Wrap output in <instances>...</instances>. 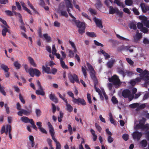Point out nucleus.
Here are the masks:
<instances>
[{
    "instance_id": "a878e982",
    "label": "nucleus",
    "mask_w": 149,
    "mask_h": 149,
    "mask_svg": "<svg viewBox=\"0 0 149 149\" xmlns=\"http://www.w3.org/2000/svg\"><path fill=\"white\" fill-rule=\"evenodd\" d=\"M1 67L4 70L5 72H7L9 69L6 65L3 64H1Z\"/></svg>"
},
{
    "instance_id": "0eeeda50",
    "label": "nucleus",
    "mask_w": 149,
    "mask_h": 149,
    "mask_svg": "<svg viewBox=\"0 0 149 149\" xmlns=\"http://www.w3.org/2000/svg\"><path fill=\"white\" fill-rule=\"evenodd\" d=\"M143 134L141 132L135 131L132 134V137L134 139H136L139 141L141 136Z\"/></svg>"
},
{
    "instance_id": "774afa93",
    "label": "nucleus",
    "mask_w": 149,
    "mask_h": 149,
    "mask_svg": "<svg viewBox=\"0 0 149 149\" xmlns=\"http://www.w3.org/2000/svg\"><path fill=\"white\" fill-rule=\"evenodd\" d=\"M0 3L1 4H5L8 3V0H0Z\"/></svg>"
},
{
    "instance_id": "a211bd4d",
    "label": "nucleus",
    "mask_w": 149,
    "mask_h": 149,
    "mask_svg": "<svg viewBox=\"0 0 149 149\" xmlns=\"http://www.w3.org/2000/svg\"><path fill=\"white\" fill-rule=\"evenodd\" d=\"M66 7H70L72 9L73 8V5L71 3L72 0H64Z\"/></svg>"
},
{
    "instance_id": "c756f323",
    "label": "nucleus",
    "mask_w": 149,
    "mask_h": 149,
    "mask_svg": "<svg viewBox=\"0 0 149 149\" xmlns=\"http://www.w3.org/2000/svg\"><path fill=\"white\" fill-rule=\"evenodd\" d=\"M100 52L102 53L105 57L106 60L110 57V56L107 53L105 52L103 50L101 49L100 50Z\"/></svg>"
},
{
    "instance_id": "4c0bfd02",
    "label": "nucleus",
    "mask_w": 149,
    "mask_h": 149,
    "mask_svg": "<svg viewBox=\"0 0 149 149\" xmlns=\"http://www.w3.org/2000/svg\"><path fill=\"white\" fill-rule=\"evenodd\" d=\"M125 3L126 5L131 6L133 3V1L132 0H125Z\"/></svg>"
},
{
    "instance_id": "ddd939ff",
    "label": "nucleus",
    "mask_w": 149,
    "mask_h": 149,
    "mask_svg": "<svg viewBox=\"0 0 149 149\" xmlns=\"http://www.w3.org/2000/svg\"><path fill=\"white\" fill-rule=\"evenodd\" d=\"M133 38L134 41L135 42H137L142 38V36L141 34L139 32V31H137L136 32V34L134 36Z\"/></svg>"
},
{
    "instance_id": "7c9ffc66",
    "label": "nucleus",
    "mask_w": 149,
    "mask_h": 149,
    "mask_svg": "<svg viewBox=\"0 0 149 149\" xmlns=\"http://www.w3.org/2000/svg\"><path fill=\"white\" fill-rule=\"evenodd\" d=\"M21 119L22 122L25 123H28L30 122V119L26 117H22L21 118Z\"/></svg>"
},
{
    "instance_id": "0e129e2a",
    "label": "nucleus",
    "mask_w": 149,
    "mask_h": 149,
    "mask_svg": "<svg viewBox=\"0 0 149 149\" xmlns=\"http://www.w3.org/2000/svg\"><path fill=\"white\" fill-rule=\"evenodd\" d=\"M118 71L119 73L120 74H122L123 75V77H124L125 70H121L120 69H118Z\"/></svg>"
},
{
    "instance_id": "412c9836",
    "label": "nucleus",
    "mask_w": 149,
    "mask_h": 149,
    "mask_svg": "<svg viewBox=\"0 0 149 149\" xmlns=\"http://www.w3.org/2000/svg\"><path fill=\"white\" fill-rule=\"evenodd\" d=\"M115 62V59H111L109 61L107 64V67L109 68H111Z\"/></svg>"
},
{
    "instance_id": "f03ea898",
    "label": "nucleus",
    "mask_w": 149,
    "mask_h": 149,
    "mask_svg": "<svg viewBox=\"0 0 149 149\" xmlns=\"http://www.w3.org/2000/svg\"><path fill=\"white\" fill-rule=\"evenodd\" d=\"M122 95L125 98H128L129 101H131L134 97V95L131 94V92L128 90H124L122 92Z\"/></svg>"
},
{
    "instance_id": "c03bdc74",
    "label": "nucleus",
    "mask_w": 149,
    "mask_h": 149,
    "mask_svg": "<svg viewBox=\"0 0 149 149\" xmlns=\"http://www.w3.org/2000/svg\"><path fill=\"white\" fill-rule=\"evenodd\" d=\"M67 51H68L69 52V54H68L69 57L70 58H72L74 56V53L71 50L68 49L67 50Z\"/></svg>"
},
{
    "instance_id": "5fc2aeb1",
    "label": "nucleus",
    "mask_w": 149,
    "mask_h": 149,
    "mask_svg": "<svg viewBox=\"0 0 149 149\" xmlns=\"http://www.w3.org/2000/svg\"><path fill=\"white\" fill-rule=\"evenodd\" d=\"M4 107L6 108V111L7 114H9L10 113L9 108L7 104H4Z\"/></svg>"
},
{
    "instance_id": "37998d69",
    "label": "nucleus",
    "mask_w": 149,
    "mask_h": 149,
    "mask_svg": "<svg viewBox=\"0 0 149 149\" xmlns=\"http://www.w3.org/2000/svg\"><path fill=\"white\" fill-rule=\"evenodd\" d=\"M139 104L137 103H133L132 104H130L129 105L130 107L131 108H137L139 106Z\"/></svg>"
},
{
    "instance_id": "f8f14e48",
    "label": "nucleus",
    "mask_w": 149,
    "mask_h": 149,
    "mask_svg": "<svg viewBox=\"0 0 149 149\" xmlns=\"http://www.w3.org/2000/svg\"><path fill=\"white\" fill-rule=\"evenodd\" d=\"M93 19L95 22L97 27L101 29L103 28L102 22L101 19H98L96 17H94Z\"/></svg>"
},
{
    "instance_id": "09e8293b",
    "label": "nucleus",
    "mask_w": 149,
    "mask_h": 149,
    "mask_svg": "<svg viewBox=\"0 0 149 149\" xmlns=\"http://www.w3.org/2000/svg\"><path fill=\"white\" fill-rule=\"evenodd\" d=\"M56 50L55 48V46L54 45H53L52 46V54L54 55L56 54Z\"/></svg>"
},
{
    "instance_id": "680f3d73",
    "label": "nucleus",
    "mask_w": 149,
    "mask_h": 149,
    "mask_svg": "<svg viewBox=\"0 0 149 149\" xmlns=\"http://www.w3.org/2000/svg\"><path fill=\"white\" fill-rule=\"evenodd\" d=\"M141 31L145 33H147L148 31V29L146 27H143V28H141Z\"/></svg>"
},
{
    "instance_id": "39448f33",
    "label": "nucleus",
    "mask_w": 149,
    "mask_h": 149,
    "mask_svg": "<svg viewBox=\"0 0 149 149\" xmlns=\"http://www.w3.org/2000/svg\"><path fill=\"white\" fill-rule=\"evenodd\" d=\"M142 79L146 81L149 80V72L146 70H144L140 74Z\"/></svg>"
},
{
    "instance_id": "4468645a",
    "label": "nucleus",
    "mask_w": 149,
    "mask_h": 149,
    "mask_svg": "<svg viewBox=\"0 0 149 149\" xmlns=\"http://www.w3.org/2000/svg\"><path fill=\"white\" fill-rule=\"evenodd\" d=\"M47 125L49 129V132L51 136L54 135V131L52 125L49 122H48Z\"/></svg>"
},
{
    "instance_id": "f704fd0d",
    "label": "nucleus",
    "mask_w": 149,
    "mask_h": 149,
    "mask_svg": "<svg viewBox=\"0 0 149 149\" xmlns=\"http://www.w3.org/2000/svg\"><path fill=\"white\" fill-rule=\"evenodd\" d=\"M29 139L31 143V146L32 147H33L34 146L35 143L34 142V138L33 136L30 135L29 136Z\"/></svg>"
},
{
    "instance_id": "5701e85b",
    "label": "nucleus",
    "mask_w": 149,
    "mask_h": 149,
    "mask_svg": "<svg viewBox=\"0 0 149 149\" xmlns=\"http://www.w3.org/2000/svg\"><path fill=\"white\" fill-rule=\"evenodd\" d=\"M95 71L90 72V75L92 79L95 81V83H97V81L96 80L95 76Z\"/></svg>"
},
{
    "instance_id": "c85d7f7f",
    "label": "nucleus",
    "mask_w": 149,
    "mask_h": 149,
    "mask_svg": "<svg viewBox=\"0 0 149 149\" xmlns=\"http://www.w3.org/2000/svg\"><path fill=\"white\" fill-rule=\"evenodd\" d=\"M36 93L38 95H44L45 94V92L43 91V89H39L36 91Z\"/></svg>"
},
{
    "instance_id": "1a4fd4ad",
    "label": "nucleus",
    "mask_w": 149,
    "mask_h": 149,
    "mask_svg": "<svg viewBox=\"0 0 149 149\" xmlns=\"http://www.w3.org/2000/svg\"><path fill=\"white\" fill-rule=\"evenodd\" d=\"M109 13L111 14H113L115 13L119 15L121 14V13L117 8L116 7L113 8L112 6L109 7Z\"/></svg>"
},
{
    "instance_id": "7ed1b4c3",
    "label": "nucleus",
    "mask_w": 149,
    "mask_h": 149,
    "mask_svg": "<svg viewBox=\"0 0 149 149\" xmlns=\"http://www.w3.org/2000/svg\"><path fill=\"white\" fill-rule=\"evenodd\" d=\"M29 71L30 73V75L32 77H34L35 75L38 77H39L41 74L39 70L36 68L33 69L31 68H30Z\"/></svg>"
},
{
    "instance_id": "864d4df0",
    "label": "nucleus",
    "mask_w": 149,
    "mask_h": 149,
    "mask_svg": "<svg viewBox=\"0 0 149 149\" xmlns=\"http://www.w3.org/2000/svg\"><path fill=\"white\" fill-rule=\"evenodd\" d=\"M117 37L119 39L123 40H125L128 41H129V39L121 36L119 35H117Z\"/></svg>"
},
{
    "instance_id": "6e6d98bb",
    "label": "nucleus",
    "mask_w": 149,
    "mask_h": 149,
    "mask_svg": "<svg viewBox=\"0 0 149 149\" xmlns=\"http://www.w3.org/2000/svg\"><path fill=\"white\" fill-rule=\"evenodd\" d=\"M82 71L84 76L85 78H86V69L83 67L81 68Z\"/></svg>"
},
{
    "instance_id": "49530a36",
    "label": "nucleus",
    "mask_w": 149,
    "mask_h": 149,
    "mask_svg": "<svg viewBox=\"0 0 149 149\" xmlns=\"http://www.w3.org/2000/svg\"><path fill=\"white\" fill-rule=\"evenodd\" d=\"M86 33L88 36L91 37H96L95 34L94 32H87Z\"/></svg>"
},
{
    "instance_id": "69168bd1",
    "label": "nucleus",
    "mask_w": 149,
    "mask_h": 149,
    "mask_svg": "<svg viewBox=\"0 0 149 149\" xmlns=\"http://www.w3.org/2000/svg\"><path fill=\"white\" fill-rule=\"evenodd\" d=\"M57 72V70L55 68H52V69L51 73L53 74H55Z\"/></svg>"
},
{
    "instance_id": "ea45409f",
    "label": "nucleus",
    "mask_w": 149,
    "mask_h": 149,
    "mask_svg": "<svg viewBox=\"0 0 149 149\" xmlns=\"http://www.w3.org/2000/svg\"><path fill=\"white\" fill-rule=\"evenodd\" d=\"M111 100L114 104H117L118 103V101L115 96H113L112 97Z\"/></svg>"
},
{
    "instance_id": "c9c22d12",
    "label": "nucleus",
    "mask_w": 149,
    "mask_h": 149,
    "mask_svg": "<svg viewBox=\"0 0 149 149\" xmlns=\"http://www.w3.org/2000/svg\"><path fill=\"white\" fill-rule=\"evenodd\" d=\"M114 3L116 4L118 6H121L122 8H124V6L123 3L120 1L118 0H115L113 2Z\"/></svg>"
},
{
    "instance_id": "423d86ee",
    "label": "nucleus",
    "mask_w": 149,
    "mask_h": 149,
    "mask_svg": "<svg viewBox=\"0 0 149 149\" xmlns=\"http://www.w3.org/2000/svg\"><path fill=\"white\" fill-rule=\"evenodd\" d=\"M68 77L70 82L74 83L75 81L78 82L79 81L77 76L75 74L72 75L71 73L68 74Z\"/></svg>"
},
{
    "instance_id": "f257e3e1",
    "label": "nucleus",
    "mask_w": 149,
    "mask_h": 149,
    "mask_svg": "<svg viewBox=\"0 0 149 149\" xmlns=\"http://www.w3.org/2000/svg\"><path fill=\"white\" fill-rule=\"evenodd\" d=\"M108 80L110 82L112 83L113 84L116 88L119 87L122 83L118 77L116 75H114L111 78H109Z\"/></svg>"
},
{
    "instance_id": "a18cd8bd",
    "label": "nucleus",
    "mask_w": 149,
    "mask_h": 149,
    "mask_svg": "<svg viewBox=\"0 0 149 149\" xmlns=\"http://www.w3.org/2000/svg\"><path fill=\"white\" fill-rule=\"evenodd\" d=\"M87 66L90 72L95 71L93 66L88 63H86Z\"/></svg>"
},
{
    "instance_id": "e433bc0d",
    "label": "nucleus",
    "mask_w": 149,
    "mask_h": 149,
    "mask_svg": "<svg viewBox=\"0 0 149 149\" xmlns=\"http://www.w3.org/2000/svg\"><path fill=\"white\" fill-rule=\"evenodd\" d=\"M3 28H4L2 30V34L3 36H5L6 35V33L7 32H8V29H7V28L6 27L4 26H3Z\"/></svg>"
},
{
    "instance_id": "3c124183",
    "label": "nucleus",
    "mask_w": 149,
    "mask_h": 149,
    "mask_svg": "<svg viewBox=\"0 0 149 149\" xmlns=\"http://www.w3.org/2000/svg\"><path fill=\"white\" fill-rule=\"evenodd\" d=\"M111 136H109L107 138V141L108 143H111L113 141V139L111 137Z\"/></svg>"
},
{
    "instance_id": "a19ab883",
    "label": "nucleus",
    "mask_w": 149,
    "mask_h": 149,
    "mask_svg": "<svg viewBox=\"0 0 149 149\" xmlns=\"http://www.w3.org/2000/svg\"><path fill=\"white\" fill-rule=\"evenodd\" d=\"M129 27L131 29H133L134 30H136V24H134V23H131L129 25Z\"/></svg>"
},
{
    "instance_id": "9d476101",
    "label": "nucleus",
    "mask_w": 149,
    "mask_h": 149,
    "mask_svg": "<svg viewBox=\"0 0 149 149\" xmlns=\"http://www.w3.org/2000/svg\"><path fill=\"white\" fill-rule=\"evenodd\" d=\"M140 19L142 20V22L143 24L145 26L148 28H149V19L147 21V18L144 16H139Z\"/></svg>"
},
{
    "instance_id": "6ab92c4d",
    "label": "nucleus",
    "mask_w": 149,
    "mask_h": 149,
    "mask_svg": "<svg viewBox=\"0 0 149 149\" xmlns=\"http://www.w3.org/2000/svg\"><path fill=\"white\" fill-rule=\"evenodd\" d=\"M28 60L30 64L33 67H37V64L35 63L33 59L31 57H28Z\"/></svg>"
},
{
    "instance_id": "13d9d810",
    "label": "nucleus",
    "mask_w": 149,
    "mask_h": 149,
    "mask_svg": "<svg viewBox=\"0 0 149 149\" xmlns=\"http://www.w3.org/2000/svg\"><path fill=\"white\" fill-rule=\"evenodd\" d=\"M126 60L127 62L130 65H133L134 64V62L129 58H127Z\"/></svg>"
},
{
    "instance_id": "58836bf2",
    "label": "nucleus",
    "mask_w": 149,
    "mask_h": 149,
    "mask_svg": "<svg viewBox=\"0 0 149 149\" xmlns=\"http://www.w3.org/2000/svg\"><path fill=\"white\" fill-rule=\"evenodd\" d=\"M14 65L17 69H19L21 67V65L17 61H15L14 63Z\"/></svg>"
},
{
    "instance_id": "b1692460",
    "label": "nucleus",
    "mask_w": 149,
    "mask_h": 149,
    "mask_svg": "<svg viewBox=\"0 0 149 149\" xmlns=\"http://www.w3.org/2000/svg\"><path fill=\"white\" fill-rule=\"evenodd\" d=\"M42 68L43 71H44L45 72L47 73V74H50L51 73V71L49 67H45L44 66L42 65Z\"/></svg>"
},
{
    "instance_id": "052dcab7",
    "label": "nucleus",
    "mask_w": 149,
    "mask_h": 149,
    "mask_svg": "<svg viewBox=\"0 0 149 149\" xmlns=\"http://www.w3.org/2000/svg\"><path fill=\"white\" fill-rule=\"evenodd\" d=\"M129 136L128 134H124L122 136L123 138L125 141H127L128 139Z\"/></svg>"
},
{
    "instance_id": "79ce46f5",
    "label": "nucleus",
    "mask_w": 149,
    "mask_h": 149,
    "mask_svg": "<svg viewBox=\"0 0 149 149\" xmlns=\"http://www.w3.org/2000/svg\"><path fill=\"white\" fill-rule=\"evenodd\" d=\"M35 112L37 117H38L41 115V112L40 109H36L35 110Z\"/></svg>"
},
{
    "instance_id": "473e14b6",
    "label": "nucleus",
    "mask_w": 149,
    "mask_h": 149,
    "mask_svg": "<svg viewBox=\"0 0 149 149\" xmlns=\"http://www.w3.org/2000/svg\"><path fill=\"white\" fill-rule=\"evenodd\" d=\"M146 107V104H140V105L139 104L138 108L136 109V111H139L141 109H144Z\"/></svg>"
},
{
    "instance_id": "4d7b16f0",
    "label": "nucleus",
    "mask_w": 149,
    "mask_h": 149,
    "mask_svg": "<svg viewBox=\"0 0 149 149\" xmlns=\"http://www.w3.org/2000/svg\"><path fill=\"white\" fill-rule=\"evenodd\" d=\"M143 24L142 23H138L137 25L138 29H141V28L143 27Z\"/></svg>"
},
{
    "instance_id": "8fccbe9b",
    "label": "nucleus",
    "mask_w": 149,
    "mask_h": 149,
    "mask_svg": "<svg viewBox=\"0 0 149 149\" xmlns=\"http://www.w3.org/2000/svg\"><path fill=\"white\" fill-rule=\"evenodd\" d=\"M85 27L84 28H81V29H79L78 32L79 34H82L85 32Z\"/></svg>"
},
{
    "instance_id": "393cba45",
    "label": "nucleus",
    "mask_w": 149,
    "mask_h": 149,
    "mask_svg": "<svg viewBox=\"0 0 149 149\" xmlns=\"http://www.w3.org/2000/svg\"><path fill=\"white\" fill-rule=\"evenodd\" d=\"M66 103L67 107V109L69 112H71L72 111L73 107L71 105L68 103L67 100L65 102Z\"/></svg>"
},
{
    "instance_id": "9b49d317",
    "label": "nucleus",
    "mask_w": 149,
    "mask_h": 149,
    "mask_svg": "<svg viewBox=\"0 0 149 149\" xmlns=\"http://www.w3.org/2000/svg\"><path fill=\"white\" fill-rule=\"evenodd\" d=\"M72 101L74 103L78 104H79L84 105L86 104V102L83 98H78L77 99H76L75 98V99H74Z\"/></svg>"
},
{
    "instance_id": "72a5a7b5",
    "label": "nucleus",
    "mask_w": 149,
    "mask_h": 149,
    "mask_svg": "<svg viewBox=\"0 0 149 149\" xmlns=\"http://www.w3.org/2000/svg\"><path fill=\"white\" fill-rule=\"evenodd\" d=\"M44 37L47 41L49 42L51 41V38L47 33H45L43 35Z\"/></svg>"
},
{
    "instance_id": "bf43d9fd",
    "label": "nucleus",
    "mask_w": 149,
    "mask_h": 149,
    "mask_svg": "<svg viewBox=\"0 0 149 149\" xmlns=\"http://www.w3.org/2000/svg\"><path fill=\"white\" fill-rule=\"evenodd\" d=\"M94 87H95V89L96 90V91L99 94H100L102 93V91H101L100 90V89L99 88H97L96 87V83H95V84L94 85Z\"/></svg>"
},
{
    "instance_id": "6e6552de",
    "label": "nucleus",
    "mask_w": 149,
    "mask_h": 149,
    "mask_svg": "<svg viewBox=\"0 0 149 149\" xmlns=\"http://www.w3.org/2000/svg\"><path fill=\"white\" fill-rule=\"evenodd\" d=\"M10 128L11 131L12 130V128L10 125H7L6 127L5 125H3L1 129V134H2L5 132L6 134L7 135L8 132L9 133V129Z\"/></svg>"
},
{
    "instance_id": "4be33fe9",
    "label": "nucleus",
    "mask_w": 149,
    "mask_h": 149,
    "mask_svg": "<svg viewBox=\"0 0 149 149\" xmlns=\"http://www.w3.org/2000/svg\"><path fill=\"white\" fill-rule=\"evenodd\" d=\"M76 25L77 27L79 29L84 28L85 27V24L84 22H80L76 23Z\"/></svg>"
},
{
    "instance_id": "2eb2a0df",
    "label": "nucleus",
    "mask_w": 149,
    "mask_h": 149,
    "mask_svg": "<svg viewBox=\"0 0 149 149\" xmlns=\"http://www.w3.org/2000/svg\"><path fill=\"white\" fill-rule=\"evenodd\" d=\"M139 129H141L142 130H147L149 129V124H146L145 125H144V124L141 125L140 127L137 128L135 129L138 130Z\"/></svg>"
},
{
    "instance_id": "aec40b11",
    "label": "nucleus",
    "mask_w": 149,
    "mask_h": 149,
    "mask_svg": "<svg viewBox=\"0 0 149 149\" xmlns=\"http://www.w3.org/2000/svg\"><path fill=\"white\" fill-rule=\"evenodd\" d=\"M58 12L61 16H63L65 17H67L68 15L67 13V12L65 10H64L63 9H60Z\"/></svg>"
},
{
    "instance_id": "338daca9",
    "label": "nucleus",
    "mask_w": 149,
    "mask_h": 149,
    "mask_svg": "<svg viewBox=\"0 0 149 149\" xmlns=\"http://www.w3.org/2000/svg\"><path fill=\"white\" fill-rule=\"evenodd\" d=\"M5 13L7 15H8L12 16L13 15V13L12 12L9 10H6L5 11Z\"/></svg>"
},
{
    "instance_id": "bb28decb",
    "label": "nucleus",
    "mask_w": 149,
    "mask_h": 149,
    "mask_svg": "<svg viewBox=\"0 0 149 149\" xmlns=\"http://www.w3.org/2000/svg\"><path fill=\"white\" fill-rule=\"evenodd\" d=\"M60 61L61 65L62 67L63 68H64V69H65V68L68 69V66L65 65L64 62L63 61V58H60Z\"/></svg>"
},
{
    "instance_id": "de8ad7c7",
    "label": "nucleus",
    "mask_w": 149,
    "mask_h": 149,
    "mask_svg": "<svg viewBox=\"0 0 149 149\" xmlns=\"http://www.w3.org/2000/svg\"><path fill=\"white\" fill-rule=\"evenodd\" d=\"M132 73L131 72L127 71L126 70H125L124 77L126 75H127L128 76H131L132 75Z\"/></svg>"
},
{
    "instance_id": "e2e57ef3",
    "label": "nucleus",
    "mask_w": 149,
    "mask_h": 149,
    "mask_svg": "<svg viewBox=\"0 0 149 149\" xmlns=\"http://www.w3.org/2000/svg\"><path fill=\"white\" fill-rule=\"evenodd\" d=\"M95 126L96 127V128L98 130L99 132H100L101 131V130L102 128L101 127H100V126L97 123H95Z\"/></svg>"
},
{
    "instance_id": "2f4dec72",
    "label": "nucleus",
    "mask_w": 149,
    "mask_h": 149,
    "mask_svg": "<svg viewBox=\"0 0 149 149\" xmlns=\"http://www.w3.org/2000/svg\"><path fill=\"white\" fill-rule=\"evenodd\" d=\"M143 147H146L148 144L147 141L146 140H143L140 142Z\"/></svg>"
},
{
    "instance_id": "f3484780",
    "label": "nucleus",
    "mask_w": 149,
    "mask_h": 149,
    "mask_svg": "<svg viewBox=\"0 0 149 149\" xmlns=\"http://www.w3.org/2000/svg\"><path fill=\"white\" fill-rule=\"evenodd\" d=\"M146 121V119L145 118H142L139 121V123L136 124V126L134 127V128L136 129L137 128L140 127L141 125H143V124H144Z\"/></svg>"
},
{
    "instance_id": "cd10ccee",
    "label": "nucleus",
    "mask_w": 149,
    "mask_h": 149,
    "mask_svg": "<svg viewBox=\"0 0 149 149\" xmlns=\"http://www.w3.org/2000/svg\"><path fill=\"white\" fill-rule=\"evenodd\" d=\"M131 47L129 46L123 47L122 49V50L129 51L130 52H132L133 51V49L131 48Z\"/></svg>"
},
{
    "instance_id": "603ef678",
    "label": "nucleus",
    "mask_w": 149,
    "mask_h": 149,
    "mask_svg": "<svg viewBox=\"0 0 149 149\" xmlns=\"http://www.w3.org/2000/svg\"><path fill=\"white\" fill-rule=\"evenodd\" d=\"M24 69H25V70L26 72H28L30 74V68H28V65L26 64H25L24 65Z\"/></svg>"
},
{
    "instance_id": "dca6fc26",
    "label": "nucleus",
    "mask_w": 149,
    "mask_h": 149,
    "mask_svg": "<svg viewBox=\"0 0 149 149\" xmlns=\"http://www.w3.org/2000/svg\"><path fill=\"white\" fill-rule=\"evenodd\" d=\"M50 99L56 103L58 102V100L54 94L51 93L49 95Z\"/></svg>"
},
{
    "instance_id": "20e7f679",
    "label": "nucleus",
    "mask_w": 149,
    "mask_h": 149,
    "mask_svg": "<svg viewBox=\"0 0 149 149\" xmlns=\"http://www.w3.org/2000/svg\"><path fill=\"white\" fill-rule=\"evenodd\" d=\"M32 113L31 109L30 110H26L23 109H22L17 112V114L20 116H22L23 114L28 116L30 115Z\"/></svg>"
}]
</instances>
